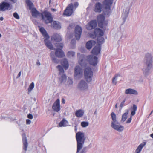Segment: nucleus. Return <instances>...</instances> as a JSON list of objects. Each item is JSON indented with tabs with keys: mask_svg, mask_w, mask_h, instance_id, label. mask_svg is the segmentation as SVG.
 <instances>
[{
	"mask_svg": "<svg viewBox=\"0 0 153 153\" xmlns=\"http://www.w3.org/2000/svg\"><path fill=\"white\" fill-rule=\"evenodd\" d=\"M59 71V82L60 84L65 83L66 81V76L64 73V71L63 68L60 65L57 67Z\"/></svg>",
	"mask_w": 153,
	"mask_h": 153,
	"instance_id": "7",
	"label": "nucleus"
},
{
	"mask_svg": "<svg viewBox=\"0 0 153 153\" xmlns=\"http://www.w3.org/2000/svg\"><path fill=\"white\" fill-rule=\"evenodd\" d=\"M4 19V18L3 17H1L0 18V20L1 21H2Z\"/></svg>",
	"mask_w": 153,
	"mask_h": 153,
	"instance_id": "57",
	"label": "nucleus"
},
{
	"mask_svg": "<svg viewBox=\"0 0 153 153\" xmlns=\"http://www.w3.org/2000/svg\"><path fill=\"white\" fill-rule=\"evenodd\" d=\"M132 116H131V115L130 117L128 118V120L126 122V123H129L131 122L132 120Z\"/></svg>",
	"mask_w": 153,
	"mask_h": 153,
	"instance_id": "47",
	"label": "nucleus"
},
{
	"mask_svg": "<svg viewBox=\"0 0 153 153\" xmlns=\"http://www.w3.org/2000/svg\"><path fill=\"white\" fill-rule=\"evenodd\" d=\"M73 81L72 79L68 78L67 82V85L69 86H71L73 84Z\"/></svg>",
	"mask_w": 153,
	"mask_h": 153,
	"instance_id": "42",
	"label": "nucleus"
},
{
	"mask_svg": "<svg viewBox=\"0 0 153 153\" xmlns=\"http://www.w3.org/2000/svg\"><path fill=\"white\" fill-rule=\"evenodd\" d=\"M48 38H46V39H45L44 41L45 45L48 48L51 50H53V47L51 42L48 40Z\"/></svg>",
	"mask_w": 153,
	"mask_h": 153,
	"instance_id": "27",
	"label": "nucleus"
},
{
	"mask_svg": "<svg viewBox=\"0 0 153 153\" xmlns=\"http://www.w3.org/2000/svg\"><path fill=\"white\" fill-rule=\"evenodd\" d=\"M97 42L98 44V45H100L104 42V39L102 36H99L97 37Z\"/></svg>",
	"mask_w": 153,
	"mask_h": 153,
	"instance_id": "37",
	"label": "nucleus"
},
{
	"mask_svg": "<svg viewBox=\"0 0 153 153\" xmlns=\"http://www.w3.org/2000/svg\"><path fill=\"white\" fill-rule=\"evenodd\" d=\"M117 104H116L115 106V108H117Z\"/></svg>",
	"mask_w": 153,
	"mask_h": 153,
	"instance_id": "61",
	"label": "nucleus"
},
{
	"mask_svg": "<svg viewBox=\"0 0 153 153\" xmlns=\"http://www.w3.org/2000/svg\"><path fill=\"white\" fill-rule=\"evenodd\" d=\"M26 3L30 10L34 8L33 4L30 0H26Z\"/></svg>",
	"mask_w": 153,
	"mask_h": 153,
	"instance_id": "35",
	"label": "nucleus"
},
{
	"mask_svg": "<svg viewBox=\"0 0 153 153\" xmlns=\"http://www.w3.org/2000/svg\"><path fill=\"white\" fill-rule=\"evenodd\" d=\"M34 87V84L33 82H32L30 84L28 88V91L29 92H30L33 89Z\"/></svg>",
	"mask_w": 153,
	"mask_h": 153,
	"instance_id": "40",
	"label": "nucleus"
},
{
	"mask_svg": "<svg viewBox=\"0 0 153 153\" xmlns=\"http://www.w3.org/2000/svg\"><path fill=\"white\" fill-rule=\"evenodd\" d=\"M77 88L80 91L85 92L89 89L88 84L87 82L84 80H82L78 82Z\"/></svg>",
	"mask_w": 153,
	"mask_h": 153,
	"instance_id": "6",
	"label": "nucleus"
},
{
	"mask_svg": "<svg viewBox=\"0 0 153 153\" xmlns=\"http://www.w3.org/2000/svg\"><path fill=\"white\" fill-rule=\"evenodd\" d=\"M56 46L57 48L55 52L56 56L59 57L64 56L65 55L63 51L61 50L63 47V44L62 43H56Z\"/></svg>",
	"mask_w": 153,
	"mask_h": 153,
	"instance_id": "11",
	"label": "nucleus"
},
{
	"mask_svg": "<svg viewBox=\"0 0 153 153\" xmlns=\"http://www.w3.org/2000/svg\"><path fill=\"white\" fill-rule=\"evenodd\" d=\"M94 33L95 36L90 35L91 37L94 38L95 36L98 37L99 36H102L104 35L103 31L100 28H96L95 29Z\"/></svg>",
	"mask_w": 153,
	"mask_h": 153,
	"instance_id": "18",
	"label": "nucleus"
},
{
	"mask_svg": "<svg viewBox=\"0 0 153 153\" xmlns=\"http://www.w3.org/2000/svg\"><path fill=\"white\" fill-rule=\"evenodd\" d=\"M146 143H142L139 145L135 150V153H140L142 149L146 145Z\"/></svg>",
	"mask_w": 153,
	"mask_h": 153,
	"instance_id": "28",
	"label": "nucleus"
},
{
	"mask_svg": "<svg viewBox=\"0 0 153 153\" xmlns=\"http://www.w3.org/2000/svg\"><path fill=\"white\" fill-rule=\"evenodd\" d=\"M84 114V111L82 109L76 110L75 112V115L78 117H80L83 116Z\"/></svg>",
	"mask_w": 153,
	"mask_h": 153,
	"instance_id": "24",
	"label": "nucleus"
},
{
	"mask_svg": "<svg viewBox=\"0 0 153 153\" xmlns=\"http://www.w3.org/2000/svg\"><path fill=\"white\" fill-rule=\"evenodd\" d=\"M74 128H75V131H77V127H76V126H75L74 127Z\"/></svg>",
	"mask_w": 153,
	"mask_h": 153,
	"instance_id": "59",
	"label": "nucleus"
},
{
	"mask_svg": "<svg viewBox=\"0 0 153 153\" xmlns=\"http://www.w3.org/2000/svg\"><path fill=\"white\" fill-rule=\"evenodd\" d=\"M50 56L53 62L56 63H57L59 62V60L54 57V52L51 51L50 53Z\"/></svg>",
	"mask_w": 153,
	"mask_h": 153,
	"instance_id": "30",
	"label": "nucleus"
},
{
	"mask_svg": "<svg viewBox=\"0 0 153 153\" xmlns=\"http://www.w3.org/2000/svg\"><path fill=\"white\" fill-rule=\"evenodd\" d=\"M27 117L31 119H32L33 118V117L32 114H29L27 115Z\"/></svg>",
	"mask_w": 153,
	"mask_h": 153,
	"instance_id": "49",
	"label": "nucleus"
},
{
	"mask_svg": "<svg viewBox=\"0 0 153 153\" xmlns=\"http://www.w3.org/2000/svg\"><path fill=\"white\" fill-rule=\"evenodd\" d=\"M67 55L69 57H73L75 55V53L72 51H69Z\"/></svg>",
	"mask_w": 153,
	"mask_h": 153,
	"instance_id": "44",
	"label": "nucleus"
},
{
	"mask_svg": "<svg viewBox=\"0 0 153 153\" xmlns=\"http://www.w3.org/2000/svg\"><path fill=\"white\" fill-rule=\"evenodd\" d=\"M100 46L99 45H98L93 49L92 51V53L93 54L97 55L100 53Z\"/></svg>",
	"mask_w": 153,
	"mask_h": 153,
	"instance_id": "21",
	"label": "nucleus"
},
{
	"mask_svg": "<svg viewBox=\"0 0 153 153\" xmlns=\"http://www.w3.org/2000/svg\"><path fill=\"white\" fill-rule=\"evenodd\" d=\"M97 25V22L96 20L91 21L88 23L86 26V29L88 30H91L95 28Z\"/></svg>",
	"mask_w": 153,
	"mask_h": 153,
	"instance_id": "14",
	"label": "nucleus"
},
{
	"mask_svg": "<svg viewBox=\"0 0 153 153\" xmlns=\"http://www.w3.org/2000/svg\"><path fill=\"white\" fill-rule=\"evenodd\" d=\"M36 64L38 66H39L40 65V63L39 60L37 61Z\"/></svg>",
	"mask_w": 153,
	"mask_h": 153,
	"instance_id": "52",
	"label": "nucleus"
},
{
	"mask_svg": "<svg viewBox=\"0 0 153 153\" xmlns=\"http://www.w3.org/2000/svg\"><path fill=\"white\" fill-rule=\"evenodd\" d=\"M65 99H63L62 100V103L63 104H64L65 103Z\"/></svg>",
	"mask_w": 153,
	"mask_h": 153,
	"instance_id": "55",
	"label": "nucleus"
},
{
	"mask_svg": "<svg viewBox=\"0 0 153 153\" xmlns=\"http://www.w3.org/2000/svg\"><path fill=\"white\" fill-rule=\"evenodd\" d=\"M40 31L45 38H49V36L45 29L43 27L40 28Z\"/></svg>",
	"mask_w": 153,
	"mask_h": 153,
	"instance_id": "31",
	"label": "nucleus"
},
{
	"mask_svg": "<svg viewBox=\"0 0 153 153\" xmlns=\"http://www.w3.org/2000/svg\"><path fill=\"white\" fill-rule=\"evenodd\" d=\"M150 136L153 138V133L150 135Z\"/></svg>",
	"mask_w": 153,
	"mask_h": 153,
	"instance_id": "58",
	"label": "nucleus"
},
{
	"mask_svg": "<svg viewBox=\"0 0 153 153\" xmlns=\"http://www.w3.org/2000/svg\"><path fill=\"white\" fill-rule=\"evenodd\" d=\"M84 76L87 82L89 83L92 80L93 73L91 68L89 67L86 68L84 71Z\"/></svg>",
	"mask_w": 153,
	"mask_h": 153,
	"instance_id": "8",
	"label": "nucleus"
},
{
	"mask_svg": "<svg viewBox=\"0 0 153 153\" xmlns=\"http://www.w3.org/2000/svg\"><path fill=\"white\" fill-rule=\"evenodd\" d=\"M89 123L88 122L83 121L81 123V126L82 127H86L89 125Z\"/></svg>",
	"mask_w": 153,
	"mask_h": 153,
	"instance_id": "43",
	"label": "nucleus"
},
{
	"mask_svg": "<svg viewBox=\"0 0 153 153\" xmlns=\"http://www.w3.org/2000/svg\"><path fill=\"white\" fill-rule=\"evenodd\" d=\"M144 62L146 67L143 68V72L146 74H148L153 67L152 57L151 53H147L145 54Z\"/></svg>",
	"mask_w": 153,
	"mask_h": 153,
	"instance_id": "3",
	"label": "nucleus"
},
{
	"mask_svg": "<svg viewBox=\"0 0 153 153\" xmlns=\"http://www.w3.org/2000/svg\"><path fill=\"white\" fill-rule=\"evenodd\" d=\"M30 10H31L32 15L33 16L37 17L41 16L42 19L47 24L51 22L52 20L51 14L48 12H45L40 14L34 8Z\"/></svg>",
	"mask_w": 153,
	"mask_h": 153,
	"instance_id": "2",
	"label": "nucleus"
},
{
	"mask_svg": "<svg viewBox=\"0 0 153 153\" xmlns=\"http://www.w3.org/2000/svg\"><path fill=\"white\" fill-rule=\"evenodd\" d=\"M82 30L81 27L78 25L76 26L75 28V37L77 40L79 39L82 33Z\"/></svg>",
	"mask_w": 153,
	"mask_h": 153,
	"instance_id": "17",
	"label": "nucleus"
},
{
	"mask_svg": "<svg viewBox=\"0 0 153 153\" xmlns=\"http://www.w3.org/2000/svg\"><path fill=\"white\" fill-rule=\"evenodd\" d=\"M13 16L16 19H20L19 16L16 12L14 13L13 14Z\"/></svg>",
	"mask_w": 153,
	"mask_h": 153,
	"instance_id": "45",
	"label": "nucleus"
},
{
	"mask_svg": "<svg viewBox=\"0 0 153 153\" xmlns=\"http://www.w3.org/2000/svg\"><path fill=\"white\" fill-rule=\"evenodd\" d=\"M12 8V6L10 3L3 2L0 4V11H4L6 10H10Z\"/></svg>",
	"mask_w": 153,
	"mask_h": 153,
	"instance_id": "13",
	"label": "nucleus"
},
{
	"mask_svg": "<svg viewBox=\"0 0 153 153\" xmlns=\"http://www.w3.org/2000/svg\"><path fill=\"white\" fill-rule=\"evenodd\" d=\"M97 20L99 26L104 30H106L108 22L105 20V16L103 15H99L97 17Z\"/></svg>",
	"mask_w": 153,
	"mask_h": 153,
	"instance_id": "5",
	"label": "nucleus"
},
{
	"mask_svg": "<svg viewBox=\"0 0 153 153\" xmlns=\"http://www.w3.org/2000/svg\"><path fill=\"white\" fill-rule=\"evenodd\" d=\"M125 102V100H124L123 102H121L120 104V106L121 108V109H122V108L123 107L124 105Z\"/></svg>",
	"mask_w": 153,
	"mask_h": 153,
	"instance_id": "48",
	"label": "nucleus"
},
{
	"mask_svg": "<svg viewBox=\"0 0 153 153\" xmlns=\"http://www.w3.org/2000/svg\"><path fill=\"white\" fill-rule=\"evenodd\" d=\"M111 116L112 119V121L111 122H115L117 121L116 120V115L114 113H111Z\"/></svg>",
	"mask_w": 153,
	"mask_h": 153,
	"instance_id": "41",
	"label": "nucleus"
},
{
	"mask_svg": "<svg viewBox=\"0 0 153 153\" xmlns=\"http://www.w3.org/2000/svg\"><path fill=\"white\" fill-rule=\"evenodd\" d=\"M95 44V42L94 40L89 41L86 44V47L88 49H90Z\"/></svg>",
	"mask_w": 153,
	"mask_h": 153,
	"instance_id": "25",
	"label": "nucleus"
},
{
	"mask_svg": "<svg viewBox=\"0 0 153 153\" xmlns=\"http://www.w3.org/2000/svg\"><path fill=\"white\" fill-rule=\"evenodd\" d=\"M129 111L128 110H126V112L123 114L122 116V119L121 121L124 122L127 118V116L128 114Z\"/></svg>",
	"mask_w": 153,
	"mask_h": 153,
	"instance_id": "32",
	"label": "nucleus"
},
{
	"mask_svg": "<svg viewBox=\"0 0 153 153\" xmlns=\"http://www.w3.org/2000/svg\"><path fill=\"white\" fill-rule=\"evenodd\" d=\"M124 129V127L122 125H119L114 130L119 132H122Z\"/></svg>",
	"mask_w": 153,
	"mask_h": 153,
	"instance_id": "38",
	"label": "nucleus"
},
{
	"mask_svg": "<svg viewBox=\"0 0 153 153\" xmlns=\"http://www.w3.org/2000/svg\"><path fill=\"white\" fill-rule=\"evenodd\" d=\"M71 43L73 44H75L76 42L75 40L74 39H73L71 41Z\"/></svg>",
	"mask_w": 153,
	"mask_h": 153,
	"instance_id": "54",
	"label": "nucleus"
},
{
	"mask_svg": "<svg viewBox=\"0 0 153 153\" xmlns=\"http://www.w3.org/2000/svg\"><path fill=\"white\" fill-rule=\"evenodd\" d=\"M11 1L13 2L14 3H15L16 2L17 0H10Z\"/></svg>",
	"mask_w": 153,
	"mask_h": 153,
	"instance_id": "56",
	"label": "nucleus"
},
{
	"mask_svg": "<svg viewBox=\"0 0 153 153\" xmlns=\"http://www.w3.org/2000/svg\"><path fill=\"white\" fill-rule=\"evenodd\" d=\"M153 112V110H152V111H151V113H150V114H149V116H150V115H151L152 114V112Z\"/></svg>",
	"mask_w": 153,
	"mask_h": 153,
	"instance_id": "62",
	"label": "nucleus"
},
{
	"mask_svg": "<svg viewBox=\"0 0 153 153\" xmlns=\"http://www.w3.org/2000/svg\"><path fill=\"white\" fill-rule=\"evenodd\" d=\"M120 76V74H117L115 75L112 79V83L114 85H116L117 80H118V78Z\"/></svg>",
	"mask_w": 153,
	"mask_h": 153,
	"instance_id": "36",
	"label": "nucleus"
},
{
	"mask_svg": "<svg viewBox=\"0 0 153 153\" xmlns=\"http://www.w3.org/2000/svg\"><path fill=\"white\" fill-rule=\"evenodd\" d=\"M113 3L112 0H105L103 2V5L105 7L104 12L105 14H108L111 12L110 7Z\"/></svg>",
	"mask_w": 153,
	"mask_h": 153,
	"instance_id": "10",
	"label": "nucleus"
},
{
	"mask_svg": "<svg viewBox=\"0 0 153 153\" xmlns=\"http://www.w3.org/2000/svg\"><path fill=\"white\" fill-rule=\"evenodd\" d=\"M52 40H54L56 41H60L62 39L61 36L59 34H54L51 37Z\"/></svg>",
	"mask_w": 153,
	"mask_h": 153,
	"instance_id": "22",
	"label": "nucleus"
},
{
	"mask_svg": "<svg viewBox=\"0 0 153 153\" xmlns=\"http://www.w3.org/2000/svg\"><path fill=\"white\" fill-rule=\"evenodd\" d=\"M78 57L79 58V63L81 66H86V62H89L92 65H95L97 63V58L92 55H90L85 56L83 55H80L78 53Z\"/></svg>",
	"mask_w": 153,
	"mask_h": 153,
	"instance_id": "1",
	"label": "nucleus"
},
{
	"mask_svg": "<svg viewBox=\"0 0 153 153\" xmlns=\"http://www.w3.org/2000/svg\"><path fill=\"white\" fill-rule=\"evenodd\" d=\"M137 106L135 105L134 104L132 107L131 108V116H132L135 114L136 111L137 110Z\"/></svg>",
	"mask_w": 153,
	"mask_h": 153,
	"instance_id": "34",
	"label": "nucleus"
},
{
	"mask_svg": "<svg viewBox=\"0 0 153 153\" xmlns=\"http://www.w3.org/2000/svg\"><path fill=\"white\" fill-rule=\"evenodd\" d=\"M125 93L127 95L138 94V92L136 90L130 88L126 89L125 91Z\"/></svg>",
	"mask_w": 153,
	"mask_h": 153,
	"instance_id": "20",
	"label": "nucleus"
},
{
	"mask_svg": "<svg viewBox=\"0 0 153 153\" xmlns=\"http://www.w3.org/2000/svg\"><path fill=\"white\" fill-rule=\"evenodd\" d=\"M21 71H20V72H19V74H18L17 75V78H19L21 76Z\"/></svg>",
	"mask_w": 153,
	"mask_h": 153,
	"instance_id": "53",
	"label": "nucleus"
},
{
	"mask_svg": "<svg viewBox=\"0 0 153 153\" xmlns=\"http://www.w3.org/2000/svg\"><path fill=\"white\" fill-rule=\"evenodd\" d=\"M73 4H69L65 10L64 14L67 16H71L73 13Z\"/></svg>",
	"mask_w": 153,
	"mask_h": 153,
	"instance_id": "16",
	"label": "nucleus"
},
{
	"mask_svg": "<svg viewBox=\"0 0 153 153\" xmlns=\"http://www.w3.org/2000/svg\"><path fill=\"white\" fill-rule=\"evenodd\" d=\"M22 140L24 145L23 149L25 150L26 151L27 150L28 144L27 140V138L25 135H24L22 136Z\"/></svg>",
	"mask_w": 153,
	"mask_h": 153,
	"instance_id": "26",
	"label": "nucleus"
},
{
	"mask_svg": "<svg viewBox=\"0 0 153 153\" xmlns=\"http://www.w3.org/2000/svg\"><path fill=\"white\" fill-rule=\"evenodd\" d=\"M79 5V4L77 2H75L74 3V6L73 5V9L76 8Z\"/></svg>",
	"mask_w": 153,
	"mask_h": 153,
	"instance_id": "46",
	"label": "nucleus"
},
{
	"mask_svg": "<svg viewBox=\"0 0 153 153\" xmlns=\"http://www.w3.org/2000/svg\"><path fill=\"white\" fill-rule=\"evenodd\" d=\"M51 10L52 11H56V10L55 9H52Z\"/></svg>",
	"mask_w": 153,
	"mask_h": 153,
	"instance_id": "60",
	"label": "nucleus"
},
{
	"mask_svg": "<svg viewBox=\"0 0 153 153\" xmlns=\"http://www.w3.org/2000/svg\"><path fill=\"white\" fill-rule=\"evenodd\" d=\"M83 76V70L80 66H76L74 70V78L78 79L82 77Z\"/></svg>",
	"mask_w": 153,
	"mask_h": 153,
	"instance_id": "9",
	"label": "nucleus"
},
{
	"mask_svg": "<svg viewBox=\"0 0 153 153\" xmlns=\"http://www.w3.org/2000/svg\"><path fill=\"white\" fill-rule=\"evenodd\" d=\"M127 4L126 3L124 5V8L123 9L122 15V18L124 22L125 21L128 15L130 7L131 6V4H129L128 6H127Z\"/></svg>",
	"mask_w": 153,
	"mask_h": 153,
	"instance_id": "12",
	"label": "nucleus"
},
{
	"mask_svg": "<svg viewBox=\"0 0 153 153\" xmlns=\"http://www.w3.org/2000/svg\"><path fill=\"white\" fill-rule=\"evenodd\" d=\"M61 64L65 70L67 69L68 68L69 65L68 62L66 59H64L63 60Z\"/></svg>",
	"mask_w": 153,
	"mask_h": 153,
	"instance_id": "29",
	"label": "nucleus"
},
{
	"mask_svg": "<svg viewBox=\"0 0 153 153\" xmlns=\"http://www.w3.org/2000/svg\"><path fill=\"white\" fill-rule=\"evenodd\" d=\"M31 123V121L29 119H27L26 120V124L27 125L30 124Z\"/></svg>",
	"mask_w": 153,
	"mask_h": 153,
	"instance_id": "50",
	"label": "nucleus"
},
{
	"mask_svg": "<svg viewBox=\"0 0 153 153\" xmlns=\"http://www.w3.org/2000/svg\"><path fill=\"white\" fill-rule=\"evenodd\" d=\"M52 108L56 112H58L60 110V100L57 99L53 103Z\"/></svg>",
	"mask_w": 153,
	"mask_h": 153,
	"instance_id": "19",
	"label": "nucleus"
},
{
	"mask_svg": "<svg viewBox=\"0 0 153 153\" xmlns=\"http://www.w3.org/2000/svg\"><path fill=\"white\" fill-rule=\"evenodd\" d=\"M103 6L102 4L99 3H96L93 7V10L96 13H100L103 10Z\"/></svg>",
	"mask_w": 153,
	"mask_h": 153,
	"instance_id": "15",
	"label": "nucleus"
},
{
	"mask_svg": "<svg viewBox=\"0 0 153 153\" xmlns=\"http://www.w3.org/2000/svg\"><path fill=\"white\" fill-rule=\"evenodd\" d=\"M76 138L77 143L76 153H78L82 148L83 145L85 140V134L82 132H79L76 133Z\"/></svg>",
	"mask_w": 153,
	"mask_h": 153,
	"instance_id": "4",
	"label": "nucleus"
},
{
	"mask_svg": "<svg viewBox=\"0 0 153 153\" xmlns=\"http://www.w3.org/2000/svg\"><path fill=\"white\" fill-rule=\"evenodd\" d=\"M68 125V122L65 119L60 122L59 124V126L61 127L62 126H66Z\"/></svg>",
	"mask_w": 153,
	"mask_h": 153,
	"instance_id": "33",
	"label": "nucleus"
},
{
	"mask_svg": "<svg viewBox=\"0 0 153 153\" xmlns=\"http://www.w3.org/2000/svg\"><path fill=\"white\" fill-rule=\"evenodd\" d=\"M52 25L54 28L58 29L61 28V25L59 22L57 21H53L52 23Z\"/></svg>",
	"mask_w": 153,
	"mask_h": 153,
	"instance_id": "23",
	"label": "nucleus"
},
{
	"mask_svg": "<svg viewBox=\"0 0 153 153\" xmlns=\"http://www.w3.org/2000/svg\"><path fill=\"white\" fill-rule=\"evenodd\" d=\"M117 121L115 122H111V126L114 129H115L119 125Z\"/></svg>",
	"mask_w": 153,
	"mask_h": 153,
	"instance_id": "39",
	"label": "nucleus"
},
{
	"mask_svg": "<svg viewBox=\"0 0 153 153\" xmlns=\"http://www.w3.org/2000/svg\"><path fill=\"white\" fill-rule=\"evenodd\" d=\"M86 152V151L85 149H84L79 153H85Z\"/></svg>",
	"mask_w": 153,
	"mask_h": 153,
	"instance_id": "51",
	"label": "nucleus"
},
{
	"mask_svg": "<svg viewBox=\"0 0 153 153\" xmlns=\"http://www.w3.org/2000/svg\"><path fill=\"white\" fill-rule=\"evenodd\" d=\"M2 36L1 34L0 33V38H1Z\"/></svg>",
	"mask_w": 153,
	"mask_h": 153,
	"instance_id": "63",
	"label": "nucleus"
}]
</instances>
